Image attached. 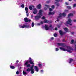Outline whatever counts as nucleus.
<instances>
[{"label": "nucleus", "instance_id": "nucleus-12", "mask_svg": "<svg viewBox=\"0 0 76 76\" xmlns=\"http://www.w3.org/2000/svg\"><path fill=\"white\" fill-rule=\"evenodd\" d=\"M45 27L46 31L48 30L49 29V27H48V26L47 25H45Z\"/></svg>", "mask_w": 76, "mask_h": 76}, {"label": "nucleus", "instance_id": "nucleus-27", "mask_svg": "<svg viewBox=\"0 0 76 76\" xmlns=\"http://www.w3.org/2000/svg\"><path fill=\"white\" fill-rule=\"evenodd\" d=\"M76 7V4H75L73 5V8H75Z\"/></svg>", "mask_w": 76, "mask_h": 76}, {"label": "nucleus", "instance_id": "nucleus-25", "mask_svg": "<svg viewBox=\"0 0 76 76\" xmlns=\"http://www.w3.org/2000/svg\"><path fill=\"white\" fill-rule=\"evenodd\" d=\"M71 44H74V40L72 39L71 40Z\"/></svg>", "mask_w": 76, "mask_h": 76}, {"label": "nucleus", "instance_id": "nucleus-10", "mask_svg": "<svg viewBox=\"0 0 76 76\" xmlns=\"http://www.w3.org/2000/svg\"><path fill=\"white\" fill-rule=\"evenodd\" d=\"M33 13L34 14H36L37 13V10H36L35 8H34L33 10Z\"/></svg>", "mask_w": 76, "mask_h": 76}, {"label": "nucleus", "instance_id": "nucleus-6", "mask_svg": "<svg viewBox=\"0 0 76 76\" xmlns=\"http://www.w3.org/2000/svg\"><path fill=\"white\" fill-rule=\"evenodd\" d=\"M59 46H63V47H65V44L62 43H58L57 44Z\"/></svg>", "mask_w": 76, "mask_h": 76}, {"label": "nucleus", "instance_id": "nucleus-44", "mask_svg": "<svg viewBox=\"0 0 76 76\" xmlns=\"http://www.w3.org/2000/svg\"><path fill=\"white\" fill-rule=\"evenodd\" d=\"M65 4H66V5H69V3L67 2L65 3Z\"/></svg>", "mask_w": 76, "mask_h": 76}, {"label": "nucleus", "instance_id": "nucleus-42", "mask_svg": "<svg viewBox=\"0 0 76 76\" xmlns=\"http://www.w3.org/2000/svg\"><path fill=\"white\" fill-rule=\"evenodd\" d=\"M53 35L54 37H57V34H54Z\"/></svg>", "mask_w": 76, "mask_h": 76}, {"label": "nucleus", "instance_id": "nucleus-45", "mask_svg": "<svg viewBox=\"0 0 76 76\" xmlns=\"http://www.w3.org/2000/svg\"><path fill=\"white\" fill-rule=\"evenodd\" d=\"M55 0L57 2H59L60 1V0Z\"/></svg>", "mask_w": 76, "mask_h": 76}, {"label": "nucleus", "instance_id": "nucleus-33", "mask_svg": "<svg viewBox=\"0 0 76 76\" xmlns=\"http://www.w3.org/2000/svg\"><path fill=\"white\" fill-rule=\"evenodd\" d=\"M29 63V61H27L26 62V63H25V65H27Z\"/></svg>", "mask_w": 76, "mask_h": 76}, {"label": "nucleus", "instance_id": "nucleus-31", "mask_svg": "<svg viewBox=\"0 0 76 76\" xmlns=\"http://www.w3.org/2000/svg\"><path fill=\"white\" fill-rule=\"evenodd\" d=\"M30 66L31 65L30 64H27L26 66V67H30Z\"/></svg>", "mask_w": 76, "mask_h": 76}, {"label": "nucleus", "instance_id": "nucleus-51", "mask_svg": "<svg viewBox=\"0 0 76 76\" xmlns=\"http://www.w3.org/2000/svg\"><path fill=\"white\" fill-rule=\"evenodd\" d=\"M40 23L41 24H43V21H41Z\"/></svg>", "mask_w": 76, "mask_h": 76}, {"label": "nucleus", "instance_id": "nucleus-9", "mask_svg": "<svg viewBox=\"0 0 76 76\" xmlns=\"http://www.w3.org/2000/svg\"><path fill=\"white\" fill-rule=\"evenodd\" d=\"M42 10H40L39 11V15L40 16H38V18H40L41 16H42Z\"/></svg>", "mask_w": 76, "mask_h": 76}, {"label": "nucleus", "instance_id": "nucleus-61", "mask_svg": "<svg viewBox=\"0 0 76 76\" xmlns=\"http://www.w3.org/2000/svg\"><path fill=\"white\" fill-rule=\"evenodd\" d=\"M75 1H76V0H74Z\"/></svg>", "mask_w": 76, "mask_h": 76}, {"label": "nucleus", "instance_id": "nucleus-41", "mask_svg": "<svg viewBox=\"0 0 76 76\" xmlns=\"http://www.w3.org/2000/svg\"><path fill=\"white\" fill-rule=\"evenodd\" d=\"M56 5L57 6H59L60 5V4L58 3H56Z\"/></svg>", "mask_w": 76, "mask_h": 76}, {"label": "nucleus", "instance_id": "nucleus-38", "mask_svg": "<svg viewBox=\"0 0 76 76\" xmlns=\"http://www.w3.org/2000/svg\"><path fill=\"white\" fill-rule=\"evenodd\" d=\"M52 8L53 9H54V7H54V5H53L51 6Z\"/></svg>", "mask_w": 76, "mask_h": 76}, {"label": "nucleus", "instance_id": "nucleus-49", "mask_svg": "<svg viewBox=\"0 0 76 76\" xmlns=\"http://www.w3.org/2000/svg\"><path fill=\"white\" fill-rule=\"evenodd\" d=\"M74 34H75V32H71V34H72V35H73Z\"/></svg>", "mask_w": 76, "mask_h": 76}, {"label": "nucleus", "instance_id": "nucleus-3", "mask_svg": "<svg viewBox=\"0 0 76 76\" xmlns=\"http://www.w3.org/2000/svg\"><path fill=\"white\" fill-rule=\"evenodd\" d=\"M72 22V20L71 19H69L68 20L66 21V23L65 24V25L66 26H68V24L70 25V26H72V23H71Z\"/></svg>", "mask_w": 76, "mask_h": 76}, {"label": "nucleus", "instance_id": "nucleus-46", "mask_svg": "<svg viewBox=\"0 0 76 76\" xmlns=\"http://www.w3.org/2000/svg\"><path fill=\"white\" fill-rule=\"evenodd\" d=\"M33 17H34V15H32L31 16V18H33Z\"/></svg>", "mask_w": 76, "mask_h": 76}, {"label": "nucleus", "instance_id": "nucleus-20", "mask_svg": "<svg viewBox=\"0 0 76 76\" xmlns=\"http://www.w3.org/2000/svg\"><path fill=\"white\" fill-rule=\"evenodd\" d=\"M73 15L72 13H70L68 15V17H70V16H73Z\"/></svg>", "mask_w": 76, "mask_h": 76}, {"label": "nucleus", "instance_id": "nucleus-58", "mask_svg": "<svg viewBox=\"0 0 76 76\" xmlns=\"http://www.w3.org/2000/svg\"><path fill=\"white\" fill-rule=\"evenodd\" d=\"M72 0H69V1H72Z\"/></svg>", "mask_w": 76, "mask_h": 76}, {"label": "nucleus", "instance_id": "nucleus-8", "mask_svg": "<svg viewBox=\"0 0 76 76\" xmlns=\"http://www.w3.org/2000/svg\"><path fill=\"white\" fill-rule=\"evenodd\" d=\"M44 23H52L53 22V21H49L48 20L46 19H45L44 20Z\"/></svg>", "mask_w": 76, "mask_h": 76}, {"label": "nucleus", "instance_id": "nucleus-21", "mask_svg": "<svg viewBox=\"0 0 76 76\" xmlns=\"http://www.w3.org/2000/svg\"><path fill=\"white\" fill-rule=\"evenodd\" d=\"M35 18V20H38V16L37 15L36 16Z\"/></svg>", "mask_w": 76, "mask_h": 76}, {"label": "nucleus", "instance_id": "nucleus-5", "mask_svg": "<svg viewBox=\"0 0 76 76\" xmlns=\"http://www.w3.org/2000/svg\"><path fill=\"white\" fill-rule=\"evenodd\" d=\"M34 65H32L30 68V71L31 72V74H33V73H34V69L33 68V67H34Z\"/></svg>", "mask_w": 76, "mask_h": 76}, {"label": "nucleus", "instance_id": "nucleus-24", "mask_svg": "<svg viewBox=\"0 0 76 76\" xmlns=\"http://www.w3.org/2000/svg\"><path fill=\"white\" fill-rule=\"evenodd\" d=\"M42 7L41 5V4H39L38 5V9H41Z\"/></svg>", "mask_w": 76, "mask_h": 76}, {"label": "nucleus", "instance_id": "nucleus-53", "mask_svg": "<svg viewBox=\"0 0 76 76\" xmlns=\"http://www.w3.org/2000/svg\"><path fill=\"white\" fill-rule=\"evenodd\" d=\"M74 22H76V20H74Z\"/></svg>", "mask_w": 76, "mask_h": 76}, {"label": "nucleus", "instance_id": "nucleus-18", "mask_svg": "<svg viewBox=\"0 0 76 76\" xmlns=\"http://www.w3.org/2000/svg\"><path fill=\"white\" fill-rule=\"evenodd\" d=\"M32 7H34V6H31L30 7H29V9L30 10H32Z\"/></svg>", "mask_w": 76, "mask_h": 76}, {"label": "nucleus", "instance_id": "nucleus-37", "mask_svg": "<svg viewBox=\"0 0 76 76\" xmlns=\"http://www.w3.org/2000/svg\"><path fill=\"white\" fill-rule=\"evenodd\" d=\"M53 9L51 8L49 9V11H50V12H52V11H53Z\"/></svg>", "mask_w": 76, "mask_h": 76}, {"label": "nucleus", "instance_id": "nucleus-1", "mask_svg": "<svg viewBox=\"0 0 76 76\" xmlns=\"http://www.w3.org/2000/svg\"><path fill=\"white\" fill-rule=\"evenodd\" d=\"M60 50H62V51H67L68 53H72V51H73V50L72 48L70 46H67L66 48H64L63 47H60L59 48Z\"/></svg>", "mask_w": 76, "mask_h": 76}, {"label": "nucleus", "instance_id": "nucleus-48", "mask_svg": "<svg viewBox=\"0 0 76 76\" xmlns=\"http://www.w3.org/2000/svg\"><path fill=\"white\" fill-rule=\"evenodd\" d=\"M65 12H69V10H65Z\"/></svg>", "mask_w": 76, "mask_h": 76}, {"label": "nucleus", "instance_id": "nucleus-16", "mask_svg": "<svg viewBox=\"0 0 76 76\" xmlns=\"http://www.w3.org/2000/svg\"><path fill=\"white\" fill-rule=\"evenodd\" d=\"M34 70H36V71H37V72H38V67L37 66H34Z\"/></svg>", "mask_w": 76, "mask_h": 76}, {"label": "nucleus", "instance_id": "nucleus-32", "mask_svg": "<svg viewBox=\"0 0 76 76\" xmlns=\"http://www.w3.org/2000/svg\"><path fill=\"white\" fill-rule=\"evenodd\" d=\"M24 4H22L21 5V7H22V8H24Z\"/></svg>", "mask_w": 76, "mask_h": 76}, {"label": "nucleus", "instance_id": "nucleus-55", "mask_svg": "<svg viewBox=\"0 0 76 76\" xmlns=\"http://www.w3.org/2000/svg\"><path fill=\"white\" fill-rule=\"evenodd\" d=\"M55 30H56V31H57V28L56 27V28H55Z\"/></svg>", "mask_w": 76, "mask_h": 76}, {"label": "nucleus", "instance_id": "nucleus-62", "mask_svg": "<svg viewBox=\"0 0 76 76\" xmlns=\"http://www.w3.org/2000/svg\"><path fill=\"white\" fill-rule=\"evenodd\" d=\"M55 22H56V21H55Z\"/></svg>", "mask_w": 76, "mask_h": 76}, {"label": "nucleus", "instance_id": "nucleus-26", "mask_svg": "<svg viewBox=\"0 0 76 76\" xmlns=\"http://www.w3.org/2000/svg\"><path fill=\"white\" fill-rule=\"evenodd\" d=\"M10 67L11 69H15V67L14 66H11Z\"/></svg>", "mask_w": 76, "mask_h": 76}, {"label": "nucleus", "instance_id": "nucleus-7", "mask_svg": "<svg viewBox=\"0 0 76 76\" xmlns=\"http://www.w3.org/2000/svg\"><path fill=\"white\" fill-rule=\"evenodd\" d=\"M24 20L25 21L28 22H31V20L29 19V18H26L24 19Z\"/></svg>", "mask_w": 76, "mask_h": 76}, {"label": "nucleus", "instance_id": "nucleus-34", "mask_svg": "<svg viewBox=\"0 0 76 76\" xmlns=\"http://www.w3.org/2000/svg\"><path fill=\"white\" fill-rule=\"evenodd\" d=\"M61 24L58 25V28H60V26H61Z\"/></svg>", "mask_w": 76, "mask_h": 76}, {"label": "nucleus", "instance_id": "nucleus-15", "mask_svg": "<svg viewBox=\"0 0 76 76\" xmlns=\"http://www.w3.org/2000/svg\"><path fill=\"white\" fill-rule=\"evenodd\" d=\"M25 10L26 11V13H28V7H26L25 8Z\"/></svg>", "mask_w": 76, "mask_h": 76}, {"label": "nucleus", "instance_id": "nucleus-36", "mask_svg": "<svg viewBox=\"0 0 76 76\" xmlns=\"http://www.w3.org/2000/svg\"><path fill=\"white\" fill-rule=\"evenodd\" d=\"M16 74L17 75H19V71H17L16 72Z\"/></svg>", "mask_w": 76, "mask_h": 76}, {"label": "nucleus", "instance_id": "nucleus-19", "mask_svg": "<svg viewBox=\"0 0 76 76\" xmlns=\"http://www.w3.org/2000/svg\"><path fill=\"white\" fill-rule=\"evenodd\" d=\"M64 29L66 32H68L69 30L67 28H64Z\"/></svg>", "mask_w": 76, "mask_h": 76}, {"label": "nucleus", "instance_id": "nucleus-28", "mask_svg": "<svg viewBox=\"0 0 76 76\" xmlns=\"http://www.w3.org/2000/svg\"><path fill=\"white\" fill-rule=\"evenodd\" d=\"M69 63H71V62H72V61H73V59L71 58H70L69 59Z\"/></svg>", "mask_w": 76, "mask_h": 76}, {"label": "nucleus", "instance_id": "nucleus-35", "mask_svg": "<svg viewBox=\"0 0 76 76\" xmlns=\"http://www.w3.org/2000/svg\"><path fill=\"white\" fill-rule=\"evenodd\" d=\"M58 50H59V49L57 48H56L55 51H58Z\"/></svg>", "mask_w": 76, "mask_h": 76}, {"label": "nucleus", "instance_id": "nucleus-56", "mask_svg": "<svg viewBox=\"0 0 76 76\" xmlns=\"http://www.w3.org/2000/svg\"><path fill=\"white\" fill-rule=\"evenodd\" d=\"M63 41L64 42V41H65V40H64V39L63 40Z\"/></svg>", "mask_w": 76, "mask_h": 76}, {"label": "nucleus", "instance_id": "nucleus-60", "mask_svg": "<svg viewBox=\"0 0 76 76\" xmlns=\"http://www.w3.org/2000/svg\"><path fill=\"white\" fill-rule=\"evenodd\" d=\"M38 25H40V24L39 23V24H38Z\"/></svg>", "mask_w": 76, "mask_h": 76}, {"label": "nucleus", "instance_id": "nucleus-17", "mask_svg": "<svg viewBox=\"0 0 76 76\" xmlns=\"http://www.w3.org/2000/svg\"><path fill=\"white\" fill-rule=\"evenodd\" d=\"M55 14V12H49V15H54Z\"/></svg>", "mask_w": 76, "mask_h": 76}, {"label": "nucleus", "instance_id": "nucleus-2", "mask_svg": "<svg viewBox=\"0 0 76 76\" xmlns=\"http://www.w3.org/2000/svg\"><path fill=\"white\" fill-rule=\"evenodd\" d=\"M64 16V17H65V16H66V13L64 12L62 14L60 13L59 14V16L58 17V18H57V20L58 22L59 21V19H60V18L62 16Z\"/></svg>", "mask_w": 76, "mask_h": 76}, {"label": "nucleus", "instance_id": "nucleus-40", "mask_svg": "<svg viewBox=\"0 0 76 76\" xmlns=\"http://www.w3.org/2000/svg\"><path fill=\"white\" fill-rule=\"evenodd\" d=\"M23 75H26V72H25L24 71H23Z\"/></svg>", "mask_w": 76, "mask_h": 76}, {"label": "nucleus", "instance_id": "nucleus-14", "mask_svg": "<svg viewBox=\"0 0 76 76\" xmlns=\"http://www.w3.org/2000/svg\"><path fill=\"white\" fill-rule=\"evenodd\" d=\"M45 6H46V7H47V8L45 7L44 8L45 10H47V8H49V7H50V6L48 5L45 4Z\"/></svg>", "mask_w": 76, "mask_h": 76}, {"label": "nucleus", "instance_id": "nucleus-30", "mask_svg": "<svg viewBox=\"0 0 76 76\" xmlns=\"http://www.w3.org/2000/svg\"><path fill=\"white\" fill-rule=\"evenodd\" d=\"M31 70V69H30L29 68H28L27 69L26 71H27V72H30V71Z\"/></svg>", "mask_w": 76, "mask_h": 76}, {"label": "nucleus", "instance_id": "nucleus-22", "mask_svg": "<svg viewBox=\"0 0 76 76\" xmlns=\"http://www.w3.org/2000/svg\"><path fill=\"white\" fill-rule=\"evenodd\" d=\"M38 66L39 67H40V68H41V67H42V64L41 63H39L38 64Z\"/></svg>", "mask_w": 76, "mask_h": 76}, {"label": "nucleus", "instance_id": "nucleus-43", "mask_svg": "<svg viewBox=\"0 0 76 76\" xmlns=\"http://www.w3.org/2000/svg\"><path fill=\"white\" fill-rule=\"evenodd\" d=\"M50 40H53V39H54V37H52L51 38H50Z\"/></svg>", "mask_w": 76, "mask_h": 76}, {"label": "nucleus", "instance_id": "nucleus-59", "mask_svg": "<svg viewBox=\"0 0 76 76\" xmlns=\"http://www.w3.org/2000/svg\"><path fill=\"white\" fill-rule=\"evenodd\" d=\"M37 9H38V6H37Z\"/></svg>", "mask_w": 76, "mask_h": 76}, {"label": "nucleus", "instance_id": "nucleus-13", "mask_svg": "<svg viewBox=\"0 0 76 76\" xmlns=\"http://www.w3.org/2000/svg\"><path fill=\"white\" fill-rule=\"evenodd\" d=\"M59 32L61 35H62L64 34V32H63V31L61 30H60L59 31Z\"/></svg>", "mask_w": 76, "mask_h": 76}, {"label": "nucleus", "instance_id": "nucleus-47", "mask_svg": "<svg viewBox=\"0 0 76 76\" xmlns=\"http://www.w3.org/2000/svg\"><path fill=\"white\" fill-rule=\"evenodd\" d=\"M44 72V70H41V72L42 73H43L42 72Z\"/></svg>", "mask_w": 76, "mask_h": 76}, {"label": "nucleus", "instance_id": "nucleus-39", "mask_svg": "<svg viewBox=\"0 0 76 76\" xmlns=\"http://www.w3.org/2000/svg\"><path fill=\"white\" fill-rule=\"evenodd\" d=\"M42 19H45V17L44 16H43L42 17Z\"/></svg>", "mask_w": 76, "mask_h": 76}, {"label": "nucleus", "instance_id": "nucleus-11", "mask_svg": "<svg viewBox=\"0 0 76 76\" xmlns=\"http://www.w3.org/2000/svg\"><path fill=\"white\" fill-rule=\"evenodd\" d=\"M29 63H30V64H34V62H32V59L31 58H29Z\"/></svg>", "mask_w": 76, "mask_h": 76}, {"label": "nucleus", "instance_id": "nucleus-50", "mask_svg": "<svg viewBox=\"0 0 76 76\" xmlns=\"http://www.w3.org/2000/svg\"><path fill=\"white\" fill-rule=\"evenodd\" d=\"M50 28H52V25H50L49 26Z\"/></svg>", "mask_w": 76, "mask_h": 76}, {"label": "nucleus", "instance_id": "nucleus-54", "mask_svg": "<svg viewBox=\"0 0 76 76\" xmlns=\"http://www.w3.org/2000/svg\"><path fill=\"white\" fill-rule=\"evenodd\" d=\"M19 62V61L18 60H17L16 61V63H18Z\"/></svg>", "mask_w": 76, "mask_h": 76}, {"label": "nucleus", "instance_id": "nucleus-29", "mask_svg": "<svg viewBox=\"0 0 76 76\" xmlns=\"http://www.w3.org/2000/svg\"><path fill=\"white\" fill-rule=\"evenodd\" d=\"M34 22L32 23H31V26L32 27H34Z\"/></svg>", "mask_w": 76, "mask_h": 76}, {"label": "nucleus", "instance_id": "nucleus-4", "mask_svg": "<svg viewBox=\"0 0 76 76\" xmlns=\"http://www.w3.org/2000/svg\"><path fill=\"white\" fill-rule=\"evenodd\" d=\"M19 26L20 28H28L29 27V25H24L23 26L20 25Z\"/></svg>", "mask_w": 76, "mask_h": 76}, {"label": "nucleus", "instance_id": "nucleus-57", "mask_svg": "<svg viewBox=\"0 0 76 76\" xmlns=\"http://www.w3.org/2000/svg\"><path fill=\"white\" fill-rule=\"evenodd\" d=\"M75 50H76V45H75Z\"/></svg>", "mask_w": 76, "mask_h": 76}, {"label": "nucleus", "instance_id": "nucleus-52", "mask_svg": "<svg viewBox=\"0 0 76 76\" xmlns=\"http://www.w3.org/2000/svg\"><path fill=\"white\" fill-rule=\"evenodd\" d=\"M27 16H29V14L27 13Z\"/></svg>", "mask_w": 76, "mask_h": 76}, {"label": "nucleus", "instance_id": "nucleus-23", "mask_svg": "<svg viewBox=\"0 0 76 76\" xmlns=\"http://www.w3.org/2000/svg\"><path fill=\"white\" fill-rule=\"evenodd\" d=\"M66 7L68 9H72V7L71 6H68Z\"/></svg>", "mask_w": 76, "mask_h": 76}]
</instances>
